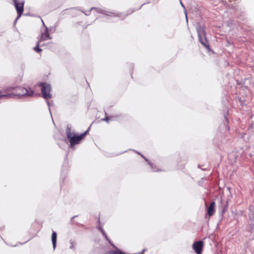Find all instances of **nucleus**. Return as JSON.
I'll use <instances>...</instances> for the list:
<instances>
[{
  "label": "nucleus",
  "mask_w": 254,
  "mask_h": 254,
  "mask_svg": "<svg viewBox=\"0 0 254 254\" xmlns=\"http://www.w3.org/2000/svg\"><path fill=\"white\" fill-rule=\"evenodd\" d=\"M8 96H11V95L10 94H1V95H0V98H5Z\"/></svg>",
  "instance_id": "nucleus-14"
},
{
  "label": "nucleus",
  "mask_w": 254,
  "mask_h": 254,
  "mask_svg": "<svg viewBox=\"0 0 254 254\" xmlns=\"http://www.w3.org/2000/svg\"><path fill=\"white\" fill-rule=\"evenodd\" d=\"M99 229L101 231L103 235L104 236V237L106 238V239L108 240L110 244H111L110 240L108 239L104 230L101 227H99Z\"/></svg>",
  "instance_id": "nucleus-12"
},
{
  "label": "nucleus",
  "mask_w": 254,
  "mask_h": 254,
  "mask_svg": "<svg viewBox=\"0 0 254 254\" xmlns=\"http://www.w3.org/2000/svg\"><path fill=\"white\" fill-rule=\"evenodd\" d=\"M199 42L207 49H210V46L206 37V32L204 24L197 23L196 27Z\"/></svg>",
  "instance_id": "nucleus-2"
},
{
  "label": "nucleus",
  "mask_w": 254,
  "mask_h": 254,
  "mask_svg": "<svg viewBox=\"0 0 254 254\" xmlns=\"http://www.w3.org/2000/svg\"><path fill=\"white\" fill-rule=\"evenodd\" d=\"M162 171L161 169H158V170H157V171Z\"/></svg>",
  "instance_id": "nucleus-18"
},
{
  "label": "nucleus",
  "mask_w": 254,
  "mask_h": 254,
  "mask_svg": "<svg viewBox=\"0 0 254 254\" xmlns=\"http://www.w3.org/2000/svg\"><path fill=\"white\" fill-rule=\"evenodd\" d=\"M134 11H135V10H133V9L128 10V11H127V13L126 14V16L129 15V14L133 13Z\"/></svg>",
  "instance_id": "nucleus-15"
},
{
  "label": "nucleus",
  "mask_w": 254,
  "mask_h": 254,
  "mask_svg": "<svg viewBox=\"0 0 254 254\" xmlns=\"http://www.w3.org/2000/svg\"><path fill=\"white\" fill-rule=\"evenodd\" d=\"M40 42H41L40 41H38L36 46L34 48V50L39 53H40L42 51V50L41 49L39 48Z\"/></svg>",
  "instance_id": "nucleus-11"
},
{
  "label": "nucleus",
  "mask_w": 254,
  "mask_h": 254,
  "mask_svg": "<svg viewBox=\"0 0 254 254\" xmlns=\"http://www.w3.org/2000/svg\"><path fill=\"white\" fill-rule=\"evenodd\" d=\"M102 13L106 15H111L112 16H118V17H121V13H116L114 12H108L106 11L105 10H103V12H101Z\"/></svg>",
  "instance_id": "nucleus-9"
},
{
  "label": "nucleus",
  "mask_w": 254,
  "mask_h": 254,
  "mask_svg": "<svg viewBox=\"0 0 254 254\" xmlns=\"http://www.w3.org/2000/svg\"><path fill=\"white\" fill-rule=\"evenodd\" d=\"M111 245L113 246L114 247H115L113 244H111Z\"/></svg>",
  "instance_id": "nucleus-19"
},
{
  "label": "nucleus",
  "mask_w": 254,
  "mask_h": 254,
  "mask_svg": "<svg viewBox=\"0 0 254 254\" xmlns=\"http://www.w3.org/2000/svg\"><path fill=\"white\" fill-rule=\"evenodd\" d=\"M106 121H107V122H108V121H109V119H108V118H107H107H106Z\"/></svg>",
  "instance_id": "nucleus-17"
},
{
  "label": "nucleus",
  "mask_w": 254,
  "mask_h": 254,
  "mask_svg": "<svg viewBox=\"0 0 254 254\" xmlns=\"http://www.w3.org/2000/svg\"><path fill=\"white\" fill-rule=\"evenodd\" d=\"M203 246V242L199 241L194 242L192 245V248L196 254H201Z\"/></svg>",
  "instance_id": "nucleus-6"
},
{
  "label": "nucleus",
  "mask_w": 254,
  "mask_h": 254,
  "mask_svg": "<svg viewBox=\"0 0 254 254\" xmlns=\"http://www.w3.org/2000/svg\"><path fill=\"white\" fill-rule=\"evenodd\" d=\"M70 246L69 247V248L71 249H75V243L72 241L71 240L70 241Z\"/></svg>",
  "instance_id": "nucleus-13"
},
{
  "label": "nucleus",
  "mask_w": 254,
  "mask_h": 254,
  "mask_svg": "<svg viewBox=\"0 0 254 254\" xmlns=\"http://www.w3.org/2000/svg\"><path fill=\"white\" fill-rule=\"evenodd\" d=\"M88 131L78 135L71 131L70 127H67L66 129V134L67 138L69 139L71 146L79 144L80 141L86 136Z\"/></svg>",
  "instance_id": "nucleus-1"
},
{
  "label": "nucleus",
  "mask_w": 254,
  "mask_h": 254,
  "mask_svg": "<svg viewBox=\"0 0 254 254\" xmlns=\"http://www.w3.org/2000/svg\"><path fill=\"white\" fill-rule=\"evenodd\" d=\"M15 93L18 96H32L34 94V91L31 88H27L22 87H17L15 90Z\"/></svg>",
  "instance_id": "nucleus-4"
},
{
  "label": "nucleus",
  "mask_w": 254,
  "mask_h": 254,
  "mask_svg": "<svg viewBox=\"0 0 254 254\" xmlns=\"http://www.w3.org/2000/svg\"><path fill=\"white\" fill-rule=\"evenodd\" d=\"M39 86L41 87L42 97L46 99H51L52 96L51 94V85L47 83L42 82L39 84Z\"/></svg>",
  "instance_id": "nucleus-3"
},
{
  "label": "nucleus",
  "mask_w": 254,
  "mask_h": 254,
  "mask_svg": "<svg viewBox=\"0 0 254 254\" xmlns=\"http://www.w3.org/2000/svg\"><path fill=\"white\" fill-rule=\"evenodd\" d=\"M215 202L214 201H212L210 204L209 206L207 208V214L209 216V217L213 216L215 212Z\"/></svg>",
  "instance_id": "nucleus-7"
},
{
  "label": "nucleus",
  "mask_w": 254,
  "mask_h": 254,
  "mask_svg": "<svg viewBox=\"0 0 254 254\" xmlns=\"http://www.w3.org/2000/svg\"><path fill=\"white\" fill-rule=\"evenodd\" d=\"M57 233L55 232H53L52 235V241L54 249H55L57 243Z\"/></svg>",
  "instance_id": "nucleus-10"
},
{
  "label": "nucleus",
  "mask_w": 254,
  "mask_h": 254,
  "mask_svg": "<svg viewBox=\"0 0 254 254\" xmlns=\"http://www.w3.org/2000/svg\"><path fill=\"white\" fill-rule=\"evenodd\" d=\"M97 9V8H95V7H92V8H91V9H90V10H93V9Z\"/></svg>",
  "instance_id": "nucleus-16"
},
{
  "label": "nucleus",
  "mask_w": 254,
  "mask_h": 254,
  "mask_svg": "<svg viewBox=\"0 0 254 254\" xmlns=\"http://www.w3.org/2000/svg\"><path fill=\"white\" fill-rule=\"evenodd\" d=\"M12 1L17 13V19L19 18L23 12L25 2L23 0H12Z\"/></svg>",
  "instance_id": "nucleus-5"
},
{
  "label": "nucleus",
  "mask_w": 254,
  "mask_h": 254,
  "mask_svg": "<svg viewBox=\"0 0 254 254\" xmlns=\"http://www.w3.org/2000/svg\"><path fill=\"white\" fill-rule=\"evenodd\" d=\"M51 39L52 37H51L50 36L48 28H46L45 31L41 34V38L39 41L41 42L42 41H45Z\"/></svg>",
  "instance_id": "nucleus-8"
}]
</instances>
